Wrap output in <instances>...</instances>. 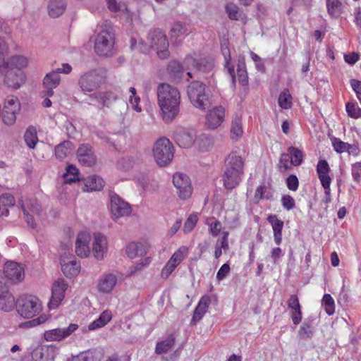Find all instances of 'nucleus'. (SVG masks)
Instances as JSON below:
<instances>
[{"label": "nucleus", "instance_id": "nucleus-15", "mask_svg": "<svg viewBox=\"0 0 361 361\" xmlns=\"http://www.w3.org/2000/svg\"><path fill=\"white\" fill-rule=\"evenodd\" d=\"M60 264L61 271L68 278H73L78 275L80 271V264L71 254H64L61 257Z\"/></svg>", "mask_w": 361, "mask_h": 361}, {"label": "nucleus", "instance_id": "nucleus-9", "mask_svg": "<svg viewBox=\"0 0 361 361\" xmlns=\"http://www.w3.org/2000/svg\"><path fill=\"white\" fill-rule=\"evenodd\" d=\"M110 213L113 220L129 216L132 208L129 203L119 197L117 194L111 195Z\"/></svg>", "mask_w": 361, "mask_h": 361}, {"label": "nucleus", "instance_id": "nucleus-52", "mask_svg": "<svg viewBox=\"0 0 361 361\" xmlns=\"http://www.w3.org/2000/svg\"><path fill=\"white\" fill-rule=\"evenodd\" d=\"M7 48L4 43H0V73L4 72L9 68V63L6 60Z\"/></svg>", "mask_w": 361, "mask_h": 361}, {"label": "nucleus", "instance_id": "nucleus-30", "mask_svg": "<svg viewBox=\"0 0 361 361\" xmlns=\"http://www.w3.org/2000/svg\"><path fill=\"white\" fill-rule=\"evenodd\" d=\"M267 220L271 224L273 229L274 242L277 245H279L282 242L283 221L279 219L276 215L269 216Z\"/></svg>", "mask_w": 361, "mask_h": 361}, {"label": "nucleus", "instance_id": "nucleus-40", "mask_svg": "<svg viewBox=\"0 0 361 361\" xmlns=\"http://www.w3.org/2000/svg\"><path fill=\"white\" fill-rule=\"evenodd\" d=\"M143 245L140 243H130L126 250V255L130 259H134L139 255L145 254Z\"/></svg>", "mask_w": 361, "mask_h": 361}, {"label": "nucleus", "instance_id": "nucleus-60", "mask_svg": "<svg viewBox=\"0 0 361 361\" xmlns=\"http://www.w3.org/2000/svg\"><path fill=\"white\" fill-rule=\"evenodd\" d=\"M135 164V160L132 157L123 158L118 162V167L123 170L128 171L132 169Z\"/></svg>", "mask_w": 361, "mask_h": 361}, {"label": "nucleus", "instance_id": "nucleus-42", "mask_svg": "<svg viewBox=\"0 0 361 361\" xmlns=\"http://www.w3.org/2000/svg\"><path fill=\"white\" fill-rule=\"evenodd\" d=\"M9 66L14 71H22L28 64V60L23 56H13L8 61Z\"/></svg>", "mask_w": 361, "mask_h": 361}, {"label": "nucleus", "instance_id": "nucleus-1", "mask_svg": "<svg viewBox=\"0 0 361 361\" xmlns=\"http://www.w3.org/2000/svg\"><path fill=\"white\" fill-rule=\"evenodd\" d=\"M160 116L166 123H171L179 114L180 93L178 89L168 83H161L157 90Z\"/></svg>", "mask_w": 361, "mask_h": 361}, {"label": "nucleus", "instance_id": "nucleus-8", "mask_svg": "<svg viewBox=\"0 0 361 361\" xmlns=\"http://www.w3.org/2000/svg\"><path fill=\"white\" fill-rule=\"evenodd\" d=\"M148 39L151 48L157 52L160 59H166L169 56V42L162 31H151L148 35Z\"/></svg>", "mask_w": 361, "mask_h": 361}, {"label": "nucleus", "instance_id": "nucleus-4", "mask_svg": "<svg viewBox=\"0 0 361 361\" xmlns=\"http://www.w3.org/2000/svg\"><path fill=\"white\" fill-rule=\"evenodd\" d=\"M20 109L21 104L19 99L14 95L7 96L3 100V106L1 109L2 122L6 126L14 125Z\"/></svg>", "mask_w": 361, "mask_h": 361}, {"label": "nucleus", "instance_id": "nucleus-31", "mask_svg": "<svg viewBox=\"0 0 361 361\" xmlns=\"http://www.w3.org/2000/svg\"><path fill=\"white\" fill-rule=\"evenodd\" d=\"M211 302L210 297L208 295H204L201 298L197 306L196 307L192 319V321L195 323L203 317L206 312L207 311V309L209 307V305Z\"/></svg>", "mask_w": 361, "mask_h": 361}, {"label": "nucleus", "instance_id": "nucleus-5", "mask_svg": "<svg viewBox=\"0 0 361 361\" xmlns=\"http://www.w3.org/2000/svg\"><path fill=\"white\" fill-rule=\"evenodd\" d=\"M173 146L166 137H161L156 141L153 147V156L158 165L164 166L173 158Z\"/></svg>", "mask_w": 361, "mask_h": 361}, {"label": "nucleus", "instance_id": "nucleus-61", "mask_svg": "<svg viewBox=\"0 0 361 361\" xmlns=\"http://www.w3.org/2000/svg\"><path fill=\"white\" fill-rule=\"evenodd\" d=\"M281 204L283 208L290 211L295 206V200L289 195H284L281 197Z\"/></svg>", "mask_w": 361, "mask_h": 361}, {"label": "nucleus", "instance_id": "nucleus-13", "mask_svg": "<svg viewBox=\"0 0 361 361\" xmlns=\"http://www.w3.org/2000/svg\"><path fill=\"white\" fill-rule=\"evenodd\" d=\"M118 282L117 272L104 273L99 276L97 282V290L102 294H111Z\"/></svg>", "mask_w": 361, "mask_h": 361}, {"label": "nucleus", "instance_id": "nucleus-57", "mask_svg": "<svg viewBox=\"0 0 361 361\" xmlns=\"http://www.w3.org/2000/svg\"><path fill=\"white\" fill-rule=\"evenodd\" d=\"M293 166L292 161H290V154L288 153H283L279 159V169L281 171H286Z\"/></svg>", "mask_w": 361, "mask_h": 361}, {"label": "nucleus", "instance_id": "nucleus-63", "mask_svg": "<svg viewBox=\"0 0 361 361\" xmlns=\"http://www.w3.org/2000/svg\"><path fill=\"white\" fill-rule=\"evenodd\" d=\"M287 187L290 190L296 191L298 188L299 181L295 175H290L286 180Z\"/></svg>", "mask_w": 361, "mask_h": 361}, {"label": "nucleus", "instance_id": "nucleus-54", "mask_svg": "<svg viewBox=\"0 0 361 361\" xmlns=\"http://www.w3.org/2000/svg\"><path fill=\"white\" fill-rule=\"evenodd\" d=\"M98 101L103 105L109 106L116 99V95L111 92H101L97 97Z\"/></svg>", "mask_w": 361, "mask_h": 361}, {"label": "nucleus", "instance_id": "nucleus-24", "mask_svg": "<svg viewBox=\"0 0 361 361\" xmlns=\"http://www.w3.org/2000/svg\"><path fill=\"white\" fill-rule=\"evenodd\" d=\"M102 77L96 71L84 74L79 80L80 88L84 92H92L101 82Z\"/></svg>", "mask_w": 361, "mask_h": 361}, {"label": "nucleus", "instance_id": "nucleus-47", "mask_svg": "<svg viewBox=\"0 0 361 361\" xmlns=\"http://www.w3.org/2000/svg\"><path fill=\"white\" fill-rule=\"evenodd\" d=\"M288 152L290 157V161L293 166H299L303 161V153L302 152L294 147H290L288 149Z\"/></svg>", "mask_w": 361, "mask_h": 361}, {"label": "nucleus", "instance_id": "nucleus-23", "mask_svg": "<svg viewBox=\"0 0 361 361\" xmlns=\"http://www.w3.org/2000/svg\"><path fill=\"white\" fill-rule=\"evenodd\" d=\"M91 235L89 232L82 231L78 233L75 240V253L82 258L87 257L91 252L90 242Z\"/></svg>", "mask_w": 361, "mask_h": 361}, {"label": "nucleus", "instance_id": "nucleus-37", "mask_svg": "<svg viewBox=\"0 0 361 361\" xmlns=\"http://www.w3.org/2000/svg\"><path fill=\"white\" fill-rule=\"evenodd\" d=\"M15 204V199L10 194H3L0 196V217L8 214V209Z\"/></svg>", "mask_w": 361, "mask_h": 361}, {"label": "nucleus", "instance_id": "nucleus-27", "mask_svg": "<svg viewBox=\"0 0 361 361\" xmlns=\"http://www.w3.org/2000/svg\"><path fill=\"white\" fill-rule=\"evenodd\" d=\"M16 305L14 297L0 281V310L9 312L14 308Z\"/></svg>", "mask_w": 361, "mask_h": 361}, {"label": "nucleus", "instance_id": "nucleus-22", "mask_svg": "<svg viewBox=\"0 0 361 361\" xmlns=\"http://www.w3.org/2000/svg\"><path fill=\"white\" fill-rule=\"evenodd\" d=\"M4 73V84L13 90H18L25 81V74L23 71H14L9 67Z\"/></svg>", "mask_w": 361, "mask_h": 361}, {"label": "nucleus", "instance_id": "nucleus-35", "mask_svg": "<svg viewBox=\"0 0 361 361\" xmlns=\"http://www.w3.org/2000/svg\"><path fill=\"white\" fill-rule=\"evenodd\" d=\"M243 134L242 118L240 116L235 115L231 122V137L233 140H238L243 136Z\"/></svg>", "mask_w": 361, "mask_h": 361}, {"label": "nucleus", "instance_id": "nucleus-58", "mask_svg": "<svg viewBox=\"0 0 361 361\" xmlns=\"http://www.w3.org/2000/svg\"><path fill=\"white\" fill-rule=\"evenodd\" d=\"M197 216L195 214H191L185 221L183 226V231L186 233L191 232L197 223Z\"/></svg>", "mask_w": 361, "mask_h": 361}, {"label": "nucleus", "instance_id": "nucleus-20", "mask_svg": "<svg viewBox=\"0 0 361 361\" xmlns=\"http://www.w3.org/2000/svg\"><path fill=\"white\" fill-rule=\"evenodd\" d=\"M4 274L5 277L13 283L22 281L25 278V271L23 266L16 262H7L4 264Z\"/></svg>", "mask_w": 361, "mask_h": 361}, {"label": "nucleus", "instance_id": "nucleus-55", "mask_svg": "<svg viewBox=\"0 0 361 361\" xmlns=\"http://www.w3.org/2000/svg\"><path fill=\"white\" fill-rule=\"evenodd\" d=\"M188 32L186 25L180 22L175 23L171 30L172 37H178L184 35Z\"/></svg>", "mask_w": 361, "mask_h": 361}, {"label": "nucleus", "instance_id": "nucleus-34", "mask_svg": "<svg viewBox=\"0 0 361 361\" xmlns=\"http://www.w3.org/2000/svg\"><path fill=\"white\" fill-rule=\"evenodd\" d=\"M66 7L65 0H51L48 6L49 14L52 18H57L64 12Z\"/></svg>", "mask_w": 361, "mask_h": 361}, {"label": "nucleus", "instance_id": "nucleus-50", "mask_svg": "<svg viewBox=\"0 0 361 361\" xmlns=\"http://www.w3.org/2000/svg\"><path fill=\"white\" fill-rule=\"evenodd\" d=\"M207 225L209 227V232L213 236H217L221 230V224L214 217L208 218L206 221Z\"/></svg>", "mask_w": 361, "mask_h": 361}, {"label": "nucleus", "instance_id": "nucleus-43", "mask_svg": "<svg viewBox=\"0 0 361 361\" xmlns=\"http://www.w3.org/2000/svg\"><path fill=\"white\" fill-rule=\"evenodd\" d=\"M196 140V145L200 151L209 150L213 145V139L211 136L202 134Z\"/></svg>", "mask_w": 361, "mask_h": 361}, {"label": "nucleus", "instance_id": "nucleus-38", "mask_svg": "<svg viewBox=\"0 0 361 361\" xmlns=\"http://www.w3.org/2000/svg\"><path fill=\"white\" fill-rule=\"evenodd\" d=\"M175 344V338L170 335L165 340L158 342L156 345L155 353L157 355L165 354L168 353Z\"/></svg>", "mask_w": 361, "mask_h": 361}, {"label": "nucleus", "instance_id": "nucleus-7", "mask_svg": "<svg viewBox=\"0 0 361 361\" xmlns=\"http://www.w3.org/2000/svg\"><path fill=\"white\" fill-rule=\"evenodd\" d=\"M18 313L24 318H30L39 313L42 310V305L39 299L34 295H25L18 299Z\"/></svg>", "mask_w": 361, "mask_h": 361}, {"label": "nucleus", "instance_id": "nucleus-33", "mask_svg": "<svg viewBox=\"0 0 361 361\" xmlns=\"http://www.w3.org/2000/svg\"><path fill=\"white\" fill-rule=\"evenodd\" d=\"M221 52L224 57V66L225 68L227 69L228 73L232 77V78L235 79V69L234 66L231 63V51L228 48V42L227 41H224L221 43Z\"/></svg>", "mask_w": 361, "mask_h": 361}, {"label": "nucleus", "instance_id": "nucleus-12", "mask_svg": "<svg viewBox=\"0 0 361 361\" xmlns=\"http://www.w3.org/2000/svg\"><path fill=\"white\" fill-rule=\"evenodd\" d=\"M93 257L98 261H102L106 256L109 250V243L107 237L100 233H93L92 248Z\"/></svg>", "mask_w": 361, "mask_h": 361}, {"label": "nucleus", "instance_id": "nucleus-11", "mask_svg": "<svg viewBox=\"0 0 361 361\" xmlns=\"http://www.w3.org/2000/svg\"><path fill=\"white\" fill-rule=\"evenodd\" d=\"M173 183L177 189V193L181 200L191 197L193 188L188 176L183 173H176L173 176Z\"/></svg>", "mask_w": 361, "mask_h": 361}, {"label": "nucleus", "instance_id": "nucleus-64", "mask_svg": "<svg viewBox=\"0 0 361 361\" xmlns=\"http://www.w3.org/2000/svg\"><path fill=\"white\" fill-rule=\"evenodd\" d=\"M49 319V316H47L46 314H42L36 319H34L32 320L25 322V326H27V327L35 326L37 325L44 324Z\"/></svg>", "mask_w": 361, "mask_h": 361}, {"label": "nucleus", "instance_id": "nucleus-62", "mask_svg": "<svg viewBox=\"0 0 361 361\" xmlns=\"http://www.w3.org/2000/svg\"><path fill=\"white\" fill-rule=\"evenodd\" d=\"M351 173L353 180L359 183L361 177V161L352 164Z\"/></svg>", "mask_w": 361, "mask_h": 361}, {"label": "nucleus", "instance_id": "nucleus-6", "mask_svg": "<svg viewBox=\"0 0 361 361\" xmlns=\"http://www.w3.org/2000/svg\"><path fill=\"white\" fill-rule=\"evenodd\" d=\"M188 96L194 106L205 110L208 104V97L205 94V85L198 80L192 82L187 89Z\"/></svg>", "mask_w": 361, "mask_h": 361}, {"label": "nucleus", "instance_id": "nucleus-45", "mask_svg": "<svg viewBox=\"0 0 361 361\" xmlns=\"http://www.w3.org/2000/svg\"><path fill=\"white\" fill-rule=\"evenodd\" d=\"M226 12L231 20H238L241 17L242 13L238 6L234 3L228 2L225 6Z\"/></svg>", "mask_w": 361, "mask_h": 361}, {"label": "nucleus", "instance_id": "nucleus-46", "mask_svg": "<svg viewBox=\"0 0 361 361\" xmlns=\"http://www.w3.org/2000/svg\"><path fill=\"white\" fill-rule=\"evenodd\" d=\"M188 253V247L187 246H181L174 252L169 260L178 266L184 260Z\"/></svg>", "mask_w": 361, "mask_h": 361}, {"label": "nucleus", "instance_id": "nucleus-14", "mask_svg": "<svg viewBox=\"0 0 361 361\" xmlns=\"http://www.w3.org/2000/svg\"><path fill=\"white\" fill-rule=\"evenodd\" d=\"M25 220L28 226L32 228L36 227L35 220L39 216L41 207L35 200H28L21 205Z\"/></svg>", "mask_w": 361, "mask_h": 361}, {"label": "nucleus", "instance_id": "nucleus-10", "mask_svg": "<svg viewBox=\"0 0 361 361\" xmlns=\"http://www.w3.org/2000/svg\"><path fill=\"white\" fill-rule=\"evenodd\" d=\"M316 170L318 178L324 190L325 197L324 198V202L328 204L331 200L330 188L331 178L329 176L330 168L328 162L324 159L319 160L317 163Z\"/></svg>", "mask_w": 361, "mask_h": 361}, {"label": "nucleus", "instance_id": "nucleus-21", "mask_svg": "<svg viewBox=\"0 0 361 361\" xmlns=\"http://www.w3.org/2000/svg\"><path fill=\"white\" fill-rule=\"evenodd\" d=\"M183 66L186 69L195 68L202 72H209L213 69L214 63L206 58L195 59L191 55L187 56L183 60Z\"/></svg>", "mask_w": 361, "mask_h": 361}, {"label": "nucleus", "instance_id": "nucleus-18", "mask_svg": "<svg viewBox=\"0 0 361 361\" xmlns=\"http://www.w3.org/2000/svg\"><path fill=\"white\" fill-rule=\"evenodd\" d=\"M78 329V324H71L66 328H56L47 330L44 333V338L47 342L60 341L70 336Z\"/></svg>", "mask_w": 361, "mask_h": 361}, {"label": "nucleus", "instance_id": "nucleus-53", "mask_svg": "<svg viewBox=\"0 0 361 361\" xmlns=\"http://www.w3.org/2000/svg\"><path fill=\"white\" fill-rule=\"evenodd\" d=\"M64 181L66 183H73L78 180V170L73 166L69 165L66 169V172L63 176Z\"/></svg>", "mask_w": 361, "mask_h": 361}, {"label": "nucleus", "instance_id": "nucleus-25", "mask_svg": "<svg viewBox=\"0 0 361 361\" xmlns=\"http://www.w3.org/2000/svg\"><path fill=\"white\" fill-rule=\"evenodd\" d=\"M61 82V76L57 71H51L45 75L43 79L44 97H52L54 89L56 88Z\"/></svg>", "mask_w": 361, "mask_h": 361}, {"label": "nucleus", "instance_id": "nucleus-36", "mask_svg": "<svg viewBox=\"0 0 361 361\" xmlns=\"http://www.w3.org/2000/svg\"><path fill=\"white\" fill-rule=\"evenodd\" d=\"M73 151V145L70 141H64L55 147L56 157L60 160H63Z\"/></svg>", "mask_w": 361, "mask_h": 361}, {"label": "nucleus", "instance_id": "nucleus-41", "mask_svg": "<svg viewBox=\"0 0 361 361\" xmlns=\"http://www.w3.org/2000/svg\"><path fill=\"white\" fill-rule=\"evenodd\" d=\"M279 106L282 109H288L293 104V97L288 89H284L279 94L278 98Z\"/></svg>", "mask_w": 361, "mask_h": 361}, {"label": "nucleus", "instance_id": "nucleus-51", "mask_svg": "<svg viewBox=\"0 0 361 361\" xmlns=\"http://www.w3.org/2000/svg\"><path fill=\"white\" fill-rule=\"evenodd\" d=\"M346 111L350 118L357 119L361 118V109L356 102H348L345 105Z\"/></svg>", "mask_w": 361, "mask_h": 361}, {"label": "nucleus", "instance_id": "nucleus-29", "mask_svg": "<svg viewBox=\"0 0 361 361\" xmlns=\"http://www.w3.org/2000/svg\"><path fill=\"white\" fill-rule=\"evenodd\" d=\"M344 0H326V11L332 18H339L344 12Z\"/></svg>", "mask_w": 361, "mask_h": 361}, {"label": "nucleus", "instance_id": "nucleus-26", "mask_svg": "<svg viewBox=\"0 0 361 361\" xmlns=\"http://www.w3.org/2000/svg\"><path fill=\"white\" fill-rule=\"evenodd\" d=\"M79 162L86 166H92L96 163V157L89 144L80 145L77 151Z\"/></svg>", "mask_w": 361, "mask_h": 361}, {"label": "nucleus", "instance_id": "nucleus-16", "mask_svg": "<svg viewBox=\"0 0 361 361\" xmlns=\"http://www.w3.org/2000/svg\"><path fill=\"white\" fill-rule=\"evenodd\" d=\"M67 288L68 283L63 279H58L54 282L51 288V298L48 305L50 310L59 307L64 299Z\"/></svg>", "mask_w": 361, "mask_h": 361}, {"label": "nucleus", "instance_id": "nucleus-32", "mask_svg": "<svg viewBox=\"0 0 361 361\" xmlns=\"http://www.w3.org/2000/svg\"><path fill=\"white\" fill-rule=\"evenodd\" d=\"M104 180L98 176H90L84 180L83 190L87 192L100 190L104 188Z\"/></svg>", "mask_w": 361, "mask_h": 361}, {"label": "nucleus", "instance_id": "nucleus-49", "mask_svg": "<svg viewBox=\"0 0 361 361\" xmlns=\"http://www.w3.org/2000/svg\"><path fill=\"white\" fill-rule=\"evenodd\" d=\"M322 304L324 306L326 314L329 316L335 312V303L334 300L330 294L326 293L324 295L322 300Z\"/></svg>", "mask_w": 361, "mask_h": 361}, {"label": "nucleus", "instance_id": "nucleus-48", "mask_svg": "<svg viewBox=\"0 0 361 361\" xmlns=\"http://www.w3.org/2000/svg\"><path fill=\"white\" fill-rule=\"evenodd\" d=\"M129 92L130 93V95L129 96V104H130L133 109H134L136 112H141L142 111V107L140 104V98L138 95L136 94V90L135 87H131L129 89Z\"/></svg>", "mask_w": 361, "mask_h": 361}, {"label": "nucleus", "instance_id": "nucleus-17", "mask_svg": "<svg viewBox=\"0 0 361 361\" xmlns=\"http://www.w3.org/2000/svg\"><path fill=\"white\" fill-rule=\"evenodd\" d=\"M226 114L225 108L221 106H216L209 110L205 118V126L207 128L215 130L224 121Z\"/></svg>", "mask_w": 361, "mask_h": 361}, {"label": "nucleus", "instance_id": "nucleus-19", "mask_svg": "<svg viewBox=\"0 0 361 361\" xmlns=\"http://www.w3.org/2000/svg\"><path fill=\"white\" fill-rule=\"evenodd\" d=\"M196 132L193 129L178 128L174 131L173 139L175 142L183 148L191 147L196 140Z\"/></svg>", "mask_w": 361, "mask_h": 361}, {"label": "nucleus", "instance_id": "nucleus-3", "mask_svg": "<svg viewBox=\"0 0 361 361\" xmlns=\"http://www.w3.org/2000/svg\"><path fill=\"white\" fill-rule=\"evenodd\" d=\"M100 31L94 42V50L99 56H109L113 52L114 32L112 25L109 21L100 25Z\"/></svg>", "mask_w": 361, "mask_h": 361}, {"label": "nucleus", "instance_id": "nucleus-59", "mask_svg": "<svg viewBox=\"0 0 361 361\" xmlns=\"http://www.w3.org/2000/svg\"><path fill=\"white\" fill-rule=\"evenodd\" d=\"M177 267L178 266L171 262L170 260H168L165 266L161 269V277L165 279H168Z\"/></svg>", "mask_w": 361, "mask_h": 361}, {"label": "nucleus", "instance_id": "nucleus-39", "mask_svg": "<svg viewBox=\"0 0 361 361\" xmlns=\"http://www.w3.org/2000/svg\"><path fill=\"white\" fill-rule=\"evenodd\" d=\"M167 72L173 80H180L184 72V67L179 62L172 61L168 65Z\"/></svg>", "mask_w": 361, "mask_h": 361}, {"label": "nucleus", "instance_id": "nucleus-2", "mask_svg": "<svg viewBox=\"0 0 361 361\" xmlns=\"http://www.w3.org/2000/svg\"><path fill=\"white\" fill-rule=\"evenodd\" d=\"M243 160L238 152H233L228 156L223 176L224 185L227 189L231 190L240 183L243 175Z\"/></svg>", "mask_w": 361, "mask_h": 361}, {"label": "nucleus", "instance_id": "nucleus-56", "mask_svg": "<svg viewBox=\"0 0 361 361\" xmlns=\"http://www.w3.org/2000/svg\"><path fill=\"white\" fill-rule=\"evenodd\" d=\"M332 145L334 150L338 153L348 152L351 148V145L350 144L344 142L338 138H334L332 140Z\"/></svg>", "mask_w": 361, "mask_h": 361}, {"label": "nucleus", "instance_id": "nucleus-44", "mask_svg": "<svg viewBox=\"0 0 361 361\" xmlns=\"http://www.w3.org/2000/svg\"><path fill=\"white\" fill-rule=\"evenodd\" d=\"M24 139L27 145L33 149L38 142L36 129L34 127H29L25 133Z\"/></svg>", "mask_w": 361, "mask_h": 361}, {"label": "nucleus", "instance_id": "nucleus-28", "mask_svg": "<svg viewBox=\"0 0 361 361\" xmlns=\"http://www.w3.org/2000/svg\"><path fill=\"white\" fill-rule=\"evenodd\" d=\"M289 309L291 310L290 317L295 325L299 324L302 319L301 305L298 297L296 295H291L287 302Z\"/></svg>", "mask_w": 361, "mask_h": 361}]
</instances>
